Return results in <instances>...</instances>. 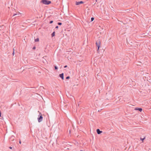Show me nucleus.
<instances>
[{"label":"nucleus","mask_w":151,"mask_h":151,"mask_svg":"<svg viewBox=\"0 0 151 151\" xmlns=\"http://www.w3.org/2000/svg\"><path fill=\"white\" fill-rule=\"evenodd\" d=\"M145 139V137L143 138H140V140H142V142H143V140Z\"/></svg>","instance_id":"11"},{"label":"nucleus","mask_w":151,"mask_h":151,"mask_svg":"<svg viewBox=\"0 0 151 151\" xmlns=\"http://www.w3.org/2000/svg\"><path fill=\"white\" fill-rule=\"evenodd\" d=\"M99 48L98 47V49H97V52H99Z\"/></svg>","instance_id":"16"},{"label":"nucleus","mask_w":151,"mask_h":151,"mask_svg":"<svg viewBox=\"0 0 151 151\" xmlns=\"http://www.w3.org/2000/svg\"><path fill=\"white\" fill-rule=\"evenodd\" d=\"M96 2H97V0H96Z\"/></svg>","instance_id":"24"},{"label":"nucleus","mask_w":151,"mask_h":151,"mask_svg":"<svg viewBox=\"0 0 151 151\" xmlns=\"http://www.w3.org/2000/svg\"><path fill=\"white\" fill-rule=\"evenodd\" d=\"M33 49H35V47H33Z\"/></svg>","instance_id":"21"},{"label":"nucleus","mask_w":151,"mask_h":151,"mask_svg":"<svg viewBox=\"0 0 151 151\" xmlns=\"http://www.w3.org/2000/svg\"><path fill=\"white\" fill-rule=\"evenodd\" d=\"M17 15V14H14L13 15V16H15V15Z\"/></svg>","instance_id":"19"},{"label":"nucleus","mask_w":151,"mask_h":151,"mask_svg":"<svg viewBox=\"0 0 151 151\" xmlns=\"http://www.w3.org/2000/svg\"><path fill=\"white\" fill-rule=\"evenodd\" d=\"M58 26H56L55 27V28L56 29H58Z\"/></svg>","instance_id":"18"},{"label":"nucleus","mask_w":151,"mask_h":151,"mask_svg":"<svg viewBox=\"0 0 151 151\" xmlns=\"http://www.w3.org/2000/svg\"><path fill=\"white\" fill-rule=\"evenodd\" d=\"M42 119L43 117L42 116V114L41 113H40L39 115L38 116V117L37 118L38 122H40L42 121Z\"/></svg>","instance_id":"1"},{"label":"nucleus","mask_w":151,"mask_h":151,"mask_svg":"<svg viewBox=\"0 0 151 151\" xmlns=\"http://www.w3.org/2000/svg\"><path fill=\"white\" fill-rule=\"evenodd\" d=\"M63 73H62V74H60L59 75V76L63 79V80L64 79V77H63Z\"/></svg>","instance_id":"6"},{"label":"nucleus","mask_w":151,"mask_h":151,"mask_svg":"<svg viewBox=\"0 0 151 151\" xmlns=\"http://www.w3.org/2000/svg\"><path fill=\"white\" fill-rule=\"evenodd\" d=\"M15 137L14 136H12L10 138V141H13Z\"/></svg>","instance_id":"5"},{"label":"nucleus","mask_w":151,"mask_h":151,"mask_svg":"<svg viewBox=\"0 0 151 151\" xmlns=\"http://www.w3.org/2000/svg\"><path fill=\"white\" fill-rule=\"evenodd\" d=\"M13 55H14V52H13Z\"/></svg>","instance_id":"25"},{"label":"nucleus","mask_w":151,"mask_h":151,"mask_svg":"<svg viewBox=\"0 0 151 151\" xmlns=\"http://www.w3.org/2000/svg\"><path fill=\"white\" fill-rule=\"evenodd\" d=\"M101 42L100 40H98L96 42V44L98 48H99L100 46Z\"/></svg>","instance_id":"3"},{"label":"nucleus","mask_w":151,"mask_h":151,"mask_svg":"<svg viewBox=\"0 0 151 151\" xmlns=\"http://www.w3.org/2000/svg\"><path fill=\"white\" fill-rule=\"evenodd\" d=\"M94 19V18H93V17H92L91 18V21H93V20Z\"/></svg>","instance_id":"12"},{"label":"nucleus","mask_w":151,"mask_h":151,"mask_svg":"<svg viewBox=\"0 0 151 151\" xmlns=\"http://www.w3.org/2000/svg\"><path fill=\"white\" fill-rule=\"evenodd\" d=\"M135 110H139L140 112L142 111V109L141 108H136L135 109Z\"/></svg>","instance_id":"8"},{"label":"nucleus","mask_w":151,"mask_h":151,"mask_svg":"<svg viewBox=\"0 0 151 151\" xmlns=\"http://www.w3.org/2000/svg\"><path fill=\"white\" fill-rule=\"evenodd\" d=\"M83 2L82 1H76V5H78L80 4H83Z\"/></svg>","instance_id":"4"},{"label":"nucleus","mask_w":151,"mask_h":151,"mask_svg":"<svg viewBox=\"0 0 151 151\" xmlns=\"http://www.w3.org/2000/svg\"><path fill=\"white\" fill-rule=\"evenodd\" d=\"M19 143H20V144H21V141H19Z\"/></svg>","instance_id":"23"},{"label":"nucleus","mask_w":151,"mask_h":151,"mask_svg":"<svg viewBox=\"0 0 151 151\" xmlns=\"http://www.w3.org/2000/svg\"><path fill=\"white\" fill-rule=\"evenodd\" d=\"M55 69L56 70H57L58 69V68L56 66H55Z\"/></svg>","instance_id":"14"},{"label":"nucleus","mask_w":151,"mask_h":151,"mask_svg":"<svg viewBox=\"0 0 151 151\" xmlns=\"http://www.w3.org/2000/svg\"><path fill=\"white\" fill-rule=\"evenodd\" d=\"M67 67V65H65L64 67V68H66Z\"/></svg>","instance_id":"20"},{"label":"nucleus","mask_w":151,"mask_h":151,"mask_svg":"<svg viewBox=\"0 0 151 151\" xmlns=\"http://www.w3.org/2000/svg\"><path fill=\"white\" fill-rule=\"evenodd\" d=\"M39 41V39L38 38H37L35 40V42H38Z\"/></svg>","instance_id":"10"},{"label":"nucleus","mask_w":151,"mask_h":151,"mask_svg":"<svg viewBox=\"0 0 151 151\" xmlns=\"http://www.w3.org/2000/svg\"><path fill=\"white\" fill-rule=\"evenodd\" d=\"M9 148L10 149H12V147H9Z\"/></svg>","instance_id":"22"},{"label":"nucleus","mask_w":151,"mask_h":151,"mask_svg":"<svg viewBox=\"0 0 151 151\" xmlns=\"http://www.w3.org/2000/svg\"><path fill=\"white\" fill-rule=\"evenodd\" d=\"M96 131L98 134H100L102 132V131H100L99 129H97Z\"/></svg>","instance_id":"7"},{"label":"nucleus","mask_w":151,"mask_h":151,"mask_svg":"<svg viewBox=\"0 0 151 151\" xmlns=\"http://www.w3.org/2000/svg\"><path fill=\"white\" fill-rule=\"evenodd\" d=\"M58 24L59 25H61L62 24L61 22H58Z\"/></svg>","instance_id":"13"},{"label":"nucleus","mask_w":151,"mask_h":151,"mask_svg":"<svg viewBox=\"0 0 151 151\" xmlns=\"http://www.w3.org/2000/svg\"><path fill=\"white\" fill-rule=\"evenodd\" d=\"M53 22V21H50V24L52 23Z\"/></svg>","instance_id":"17"},{"label":"nucleus","mask_w":151,"mask_h":151,"mask_svg":"<svg viewBox=\"0 0 151 151\" xmlns=\"http://www.w3.org/2000/svg\"><path fill=\"white\" fill-rule=\"evenodd\" d=\"M55 35V32H54L52 34L51 36L52 37H54Z\"/></svg>","instance_id":"9"},{"label":"nucleus","mask_w":151,"mask_h":151,"mask_svg":"<svg viewBox=\"0 0 151 151\" xmlns=\"http://www.w3.org/2000/svg\"><path fill=\"white\" fill-rule=\"evenodd\" d=\"M70 78V77L68 76H67V77H66V79H69Z\"/></svg>","instance_id":"15"},{"label":"nucleus","mask_w":151,"mask_h":151,"mask_svg":"<svg viewBox=\"0 0 151 151\" xmlns=\"http://www.w3.org/2000/svg\"><path fill=\"white\" fill-rule=\"evenodd\" d=\"M41 2L44 4L46 5L49 4L51 3L50 1L47 0H42Z\"/></svg>","instance_id":"2"}]
</instances>
